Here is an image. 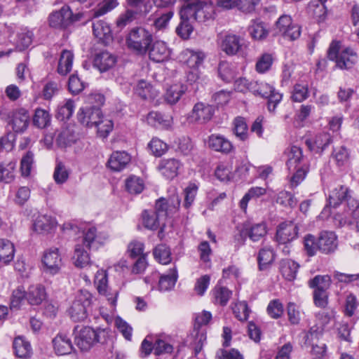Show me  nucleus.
<instances>
[{
    "instance_id": "1",
    "label": "nucleus",
    "mask_w": 359,
    "mask_h": 359,
    "mask_svg": "<svg viewBox=\"0 0 359 359\" xmlns=\"http://www.w3.org/2000/svg\"><path fill=\"white\" fill-rule=\"evenodd\" d=\"M107 239V236L102 233H97V229L94 226L85 230L81 241V244L77 243L75 245L73 259L76 266L83 268L89 264L90 257L83 246L89 250H97Z\"/></svg>"
},
{
    "instance_id": "2",
    "label": "nucleus",
    "mask_w": 359,
    "mask_h": 359,
    "mask_svg": "<svg viewBox=\"0 0 359 359\" xmlns=\"http://www.w3.org/2000/svg\"><path fill=\"white\" fill-rule=\"evenodd\" d=\"M78 121L84 126L96 127L100 137H106L112 130L114 123L110 118L102 115L99 107H87L79 109Z\"/></svg>"
},
{
    "instance_id": "3",
    "label": "nucleus",
    "mask_w": 359,
    "mask_h": 359,
    "mask_svg": "<svg viewBox=\"0 0 359 359\" xmlns=\"http://www.w3.org/2000/svg\"><path fill=\"white\" fill-rule=\"evenodd\" d=\"M180 14L183 18H191L199 22L212 20L215 16V7L207 0H184Z\"/></svg>"
},
{
    "instance_id": "4",
    "label": "nucleus",
    "mask_w": 359,
    "mask_h": 359,
    "mask_svg": "<svg viewBox=\"0 0 359 359\" xmlns=\"http://www.w3.org/2000/svg\"><path fill=\"white\" fill-rule=\"evenodd\" d=\"M152 34L142 27L132 28L126 37V44L130 51L139 56L145 55L153 42Z\"/></svg>"
},
{
    "instance_id": "5",
    "label": "nucleus",
    "mask_w": 359,
    "mask_h": 359,
    "mask_svg": "<svg viewBox=\"0 0 359 359\" xmlns=\"http://www.w3.org/2000/svg\"><path fill=\"white\" fill-rule=\"evenodd\" d=\"M341 42L332 41L327 50V57L330 60L335 61L336 65L341 69L351 68L357 62V54L351 48L341 50Z\"/></svg>"
},
{
    "instance_id": "6",
    "label": "nucleus",
    "mask_w": 359,
    "mask_h": 359,
    "mask_svg": "<svg viewBox=\"0 0 359 359\" xmlns=\"http://www.w3.org/2000/svg\"><path fill=\"white\" fill-rule=\"evenodd\" d=\"M0 119L6 123L14 133H23L28 127L29 115L28 111L22 108L14 110H0Z\"/></svg>"
},
{
    "instance_id": "7",
    "label": "nucleus",
    "mask_w": 359,
    "mask_h": 359,
    "mask_svg": "<svg viewBox=\"0 0 359 359\" xmlns=\"http://www.w3.org/2000/svg\"><path fill=\"white\" fill-rule=\"evenodd\" d=\"M93 300V297L90 292L86 290H80L69 309L70 318L74 322H81L86 319Z\"/></svg>"
},
{
    "instance_id": "8",
    "label": "nucleus",
    "mask_w": 359,
    "mask_h": 359,
    "mask_svg": "<svg viewBox=\"0 0 359 359\" xmlns=\"http://www.w3.org/2000/svg\"><path fill=\"white\" fill-rule=\"evenodd\" d=\"M250 86V92L253 94L268 99V109L270 111H274L282 100V94L273 86L264 81H252Z\"/></svg>"
},
{
    "instance_id": "9",
    "label": "nucleus",
    "mask_w": 359,
    "mask_h": 359,
    "mask_svg": "<svg viewBox=\"0 0 359 359\" xmlns=\"http://www.w3.org/2000/svg\"><path fill=\"white\" fill-rule=\"evenodd\" d=\"M327 201V205L332 208H337L344 202L349 210L359 208V202L351 196V191L343 185H338L330 191Z\"/></svg>"
},
{
    "instance_id": "10",
    "label": "nucleus",
    "mask_w": 359,
    "mask_h": 359,
    "mask_svg": "<svg viewBox=\"0 0 359 359\" xmlns=\"http://www.w3.org/2000/svg\"><path fill=\"white\" fill-rule=\"evenodd\" d=\"M83 13L74 14L69 6H64L60 10L49 16V25L54 28H66L83 18Z\"/></svg>"
},
{
    "instance_id": "11",
    "label": "nucleus",
    "mask_w": 359,
    "mask_h": 359,
    "mask_svg": "<svg viewBox=\"0 0 359 359\" xmlns=\"http://www.w3.org/2000/svg\"><path fill=\"white\" fill-rule=\"evenodd\" d=\"M103 330H94L90 327H84L75 335V344L81 351H88L97 343L100 342Z\"/></svg>"
},
{
    "instance_id": "12",
    "label": "nucleus",
    "mask_w": 359,
    "mask_h": 359,
    "mask_svg": "<svg viewBox=\"0 0 359 359\" xmlns=\"http://www.w3.org/2000/svg\"><path fill=\"white\" fill-rule=\"evenodd\" d=\"M94 284L100 294L106 297L107 301L111 306H116L118 292L111 290L108 287V276L107 271L98 270L95 276Z\"/></svg>"
},
{
    "instance_id": "13",
    "label": "nucleus",
    "mask_w": 359,
    "mask_h": 359,
    "mask_svg": "<svg viewBox=\"0 0 359 359\" xmlns=\"http://www.w3.org/2000/svg\"><path fill=\"white\" fill-rule=\"evenodd\" d=\"M214 113L215 109L212 105L198 102L188 114L187 120L191 123L203 124L212 118Z\"/></svg>"
},
{
    "instance_id": "14",
    "label": "nucleus",
    "mask_w": 359,
    "mask_h": 359,
    "mask_svg": "<svg viewBox=\"0 0 359 359\" xmlns=\"http://www.w3.org/2000/svg\"><path fill=\"white\" fill-rule=\"evenodd\" d=\"M276 28L278 32L285 38L294 41L301 34L300 27L292 22L290 15H283L276 22Z\"/></svg>"
},
{
    "instance_id": "15",
    "label": "nucleus",
    "mask_w": 359,
    "mask_h": 359,
    "mask_svg": "<svg viewBox=\"0 0 359 359\" xmlns=\"http://www.w3.org/2000/svg\"><path fill=\"white\" fill-rule=\"evenodd\" d=\"M299 227L292 222H283L279 224L276 231V239L279 244L286 245L298 236Z\"/></svg>"
},
{
    "instance_id": "16",
    "label": "nucleus",
    "mask_w": 359,
    "mask_h": 359,
    "mask_svg": "<svg viewBox=\"0 0 359 359\" xmlns=\"http://www.w3.org/2000/svg\"><path fill=\"white\" fill-rule=\"evenodd\" d=\"M267 233V226L265 222L252 224L246 222L243 224L241 236H248L252 241H259Z\"/></svg>"
},
{
    "instance_id": "17",
    "label": "nucleus",
    "mask_w": 359,
    "mask_h": 359,
    "mask_svg": "<svg viewBox=\"0 0 359 359\" xmlns=\"http://www.w3.org/2000/svg\"><path fill=\"white\" fill-rule=\"evenodd\" d=\"M244 46V39L236 34H226L221 40V49L229 55L237 54Z\"/></svg>"
},
{
    "instance_id": "18",
    "label": "nucleus",
    "mask_w": 359,
    "mask_h": 359,
    "mask_svg": "<svg viewBox=\"0 0 359 359\" xmlns=\"http://www.w3.org/2000/svg\"><path fill=\"white\" fill-rule=\"evenodd\" d=\"M149 57L155 62H161L170 56V50L163 41H156L151 43L147 52Z\"/></svg>"
},
{
    "instance_id": "19",
    "label": "nucleus",
    "mask_w": 359,
    "mask_h": 359,
    "mask_svg": "<svg viewBox=\"0 0 359 359\" xmlns=\"http://www.w3.org/2000/svg\"><path fill=\"white\" fill-rule=\"evenodd\" d=\"M184 55L187 57L186 60L187 65L190 68L194 69L193 72H190L188 75V79L194 81L198 77L197 72H194V71L203 63L205 54L201 51H194L193 50L187 49L184 51Z\"/></svg>"
},
{
    "instance_id": "20",
    "label": "nucleus",
    "mask_w": 359,
    "mask_h": 359,
    "mask_svg": "<svg viewBox=\"0 0 359 359\" xmlns=\"http://www.w3.org/2000/svg\"><path fill=\"white\" fill-rule=\"evenodd\" d=\"M54 352L58 355L70 354L74 351L70 338L66 334L59 333L52 340Z\"/></svg>"
},
{
    "instance_id": "21",
    "label": "nucleus",
    "mask_w": 359,
    "mask_h": 359,
    "mask_svg": "<svg viewBox=\"0 0 359 359\" xmlns=\"http://www.w3.org/2000/svg\"><path fill=\"white\" fill-rule=\"evenodd\" d=\"M207 144L210 149L224 154H229L233 148L229 140L222 135L215 134L208 137Z\"/></svg>"
},
{
    "instance_id": "22",
    "label": "nucleus",
    "mask_w": 359,
    "mask_h": 359,
    "mask_svg": "<svg viewBox=\"0 0 359 359\" xmlns=\"http://www.w3.org/2000/svg\"><path fill=\"white\" fill-rule=\"evenodd\" d=\"M116 62V57L108 51H102L95 55L93 65L100 72H105L111 69Z\"/></svg>"
},
{
    "instance_id": "23",
    "label": "nucleus",
    "mask_w": 359,
    "mask_h": 359,
    "mask_svg": "<svg viewBox=\"0 0 359 359\" xmlns=\"http://www.w3.org/2000/svg\"><path fill=\"white\" fill-rule=\"evenodd\" d=\"M319 250L325 254L333 252L337 248V236L332 231H323L318 238Z\"/></svg>"
},
{
    "instance_id": "24",
    "label": "nucleus",
    "mask_w": 359,
    "mask_h": 359,
    "mask_svg": "<svg viewBox=\"0 0 359 359\" xmlns=\"http://www.w3.org/2000/svg\"><path fill=\"white\" fill-rule=\"evenodd\" d=\"M142 223L145 228L149 230H157L161 229V232L165 227L164 219L160 218V216L153 210H145L142 213Z\"/></svg>"
},
{
    "instance_id": "25",
    "label": "nucleus",
    "mask_w": 359,
    "mask_h": 359,
    "mask_svg": "<svg viewBox=\"0 0 359 359\" xmlns=\"http://www.w3.org/2000/svg\"><path fill=\"white\" fill-rule=\"evenodd\" d=\"M285 154L287 156L286 164L289 170H294L297 166L306 164L302 150L299 147L291 146L285 150Z\"/></svg>"
},
{
    "instance_id": "26",
    "label": "nucleus",
    "mask_w": 359,
    "mask_h": 359,
    "mask_svg": "<svg viewBox=\"0 0 359 359\" xmlns=\"http://www.w3.org/2000/svg\"><path fill=\"white\" fill-rule=\"evenodd\" d=\"M42 261L47 270L50 273H56L61 264V257L58 253V249H50L46 251Z\"/></svg>"
},
{
    "instance_id": "27",
    "label": "nucleus",
    "mask_w": 359,
    "mask_h": 359,
    "mask_svg": "<svg viewBox=\"0 0 359 359\" xmlns=\"http://www.w3.org/2000/svg\"><path fill=\"white\" fill-rule=\"evenodd\" d=\"M181 163L176 158L162 159L158 165L163 175L168 179H173L178 174Z\"/></svg>"
},
{
    "instance_id": "28",
    "label": "nucleus",
    "mask_w": 359,
    "mask_h": 359,
    "mask_svg": "<svg viewBox=\"0 0 359 359\" xmlns=\"http://www.w3.org/2000/svg\"><path fill=\"white\" fill-rule=\"evenodd\" d=\"M56 226V222L51 216L39 215L34 221L33 229L39 233H49Z\"/></svg>"
},
{
    "instance_id": "29",
    "label": "nucleus",
    "mask_w": 359,
    "mask_h": 359,
    "mask_svg": "<svg viewBox=\"0 0 359 359\" xmlns=\"http://www.w3.org/2000/svg\"><path fill=\"white\" fill-rule=\"evenodd\" d=\"M92 28L94 36L103 43H107L111 40V29L107 22L101 20H96L93 22Z\"/></svg>"
},
{
    "instance_id": "30",
    "label": "nucleus",
    "mask_w": 359,
    "mask_h": 359,
    "mask_svg": "<svg viewBox=\"0 0 359 359\" xmlns=\"http://www.w3.org/2000/svg\"><path fill=\"white\" fill-rule=\"evenodd\" d=\"M175 198V203H173L172 205L170 204L164 198L158 199L155 204V208L153 210L160 216V218L165 220L169 211H172V209L177 210L180 208V200L178 196H174L172 199L174 200Z\"/></svg>"
},
{
    "instance_id": "31",
    "label": "nucleus",
    "mask_w": 359,
    "mask_h": 359,
    "mask_svg": "<svg viewBox=\"0 0 359 359\" xmlns=\"http://www.w3.org/2000/svg\"><path fill=\"white\" fill-rule=\"evenodd\" d=\"M130 161V156L125 151H115L114 152L109 161L108 166L114 171H121L126 168V166Z\"/></svg>"
},
{
    "instance_id": "32",
    "label": "nucleus",
    "mask_w": 359,
    "mask_h": 359,
    "mask_svg": "<svg viewBox=\"0 0 359 359\" xmlns=\"http://www.w3.org/2000/svg\"><path fill=\"white\" fill-rule=\"evenodd\" d=\"M331 137L327 133L318 134L313 140H307L306 144L310 150L321 153L330 144Z\"/></svg>"
},
{
    "instance_id": "33",
    "label": "nucleus",
    "mask_w": 359,
    "mask_h": 359,
    "mask_svg": "<svg viewBox=\"0 0 359 359\" xmlns=\"http://www.w3.org/2000/svg\"><path fill=\"white\" fill-rule=\"evenodd\" d=\"M158 290L166 292L172 290L177 280V271L175 267L170 269L167 274L159 276Z\"/></svg>"
},
{
    "instance_id": "34",
    "label": "nucleus",
    "mask_w": 359,
    "mask_h": 359,
    "mask_svg": "<svg viewBox=\"0 0 359 359\" xmlns=\"http://www.w3.org/2000/svg\"><path fill=\"white\" fill-rule=\"evenodd\" d=\"M15 355L20 358H28L32 354L30 343L22 337H15L13 343Z\"/></svg>"
},
{
    "instance_id": "35",
    "label": "nucleus",
    "mask_w": 359,
    "mask_h": 359,
    "mask_svg": "<svg viewBox=\"0 0 359 359\" xmlns=\"http://www.w3.org/2000/svg\"><path fill=\"white\" fill-rule=\"evenodd\" d=\"M299 267V265L292 259H285L280 262V271L283 276L289 281L296 278Z\"/></svg>"
},
{
    "instance_id": "36",
    "label": "nucleus",
    "mask_w": 359,
    "mask_h": 359,
    "mask_svg": "<svg viewBox=\"0 0 359 359\" xmlns=\"http://www.w3.org/2000/svg\"><path fill=\"white\" fill-rule=\"evenodd\" d=\"M46 297L45 289L41 285H32L27 293L26 298L31 305L40 304Z\"/></svg>"
},
{
    "instance_id": "37",
    "label": "nucleus",
    "mask_w": 359,
    "mask_h": 359,
    "mask_svg": "<svg viewBox=\"0 0 359 359\" xmlns=\"http://www.w3.org/2000/svg\"><path fill=\"white\" fill-rule=\"evenodd\" d=\"M74 54L72 51L64 50L60 55L58 62L57 72L61 75H67L72 68Z\"/></svg>"
},
{
    "instance_id": "38",
    "label": "nucleus",
    "mask_w": 359,
    "mask_h": 359,
    "mask_svg": "<svg viewBox=\"0 0 359 359\" xmlns=\"http://www.w3.org/2000/svg\"><path fill=\"white\" fill-rule=\"evenodd\" d=\"M332 284L331 277L328 275H317L308 282V285L315 291L327 292Z\"/></svg>"
},
{
    "instance_id": "39",
    "label": "nucleus",
    "mask_w": 359,
    "mask_h": 359,
    "mask_svg": "<svg viewBox=\"0 0 359 359\" xmlns=\"http://www.w3.org/2000/svg\"><path fill=\"white\" fill-rule=\"evenodd\" d=\"M332 156L339 168L346 167L349 164L350 152L344 146L334 148Z\"/></svg>"
},
{
    "instance_id": "40",
    "label": "nucleus",
    "mask_w": 359,
    "mask_h": 359,
    "mask_svg": "<svg viewBox=\"0 0 359 359\" xmlns=\"http://www.w3.org/2000/svg\"><path fill=\"white\" fill-rule=\"evenodd\" d=\"M214 303L222 306H226L229 302L232 292L227 287L217 285L212 290Z\"/></svg>"
},
{
    "instance_id": "41",
    "label": "nucleus",
    "mask_w": 359,
    "mask_h": 359,
    "mask_svg": "<svg viewBox=\"0 0 359 359\" xmlns=\"http://www.w3.org/2000/svg\"><path fill=\"white\" fill-rule=\"evenodd\" d=\"M218 74L224 82L230 83L235 79L236 71L233 65L222 61L219 64Z\"/></svg>"
},
{
    "instance_id": "42",
    "label": "nucleus",
    "mask_w": 359,
    "mask_h": 359,
    "mask_svg": "<svg viewBox=\"0 0 359 359\" xmlns=\"http://www.w3.org/2000/svg\"><path fill=\"white\" fill-rule=\"evenodd\" d=\"M14 255L13 244L7 239H0V261L5 264L9 263L13 260Z\"/></svg>"
},
{
    "instance_id": "43",
    "label": "nucleus",
    "mask_w": 359,
    "mask_h": 359,
    "mask_svg": "<svg viewBox=\"0 0 359 359\" xmlns=\"http://www.w3.org/2000/svg\"><path fill=\"white\" fill-rule=\"evenodd\" d=\"M274 260V253L271 248H263L258 253L257 261L259 269L264 271L266 269Z\"/></svg>"
},
{
    "instance_id": "44",
    "label": "nucleus",
    "mask_w": 359,
    "mask_h": 359,
    "mask_svg": "<svg viewBox=\"0 0 359 359\" xmlns=\"http://www.w3.org/2000/svg\"><path fill=\"white\" fill-rule=\"evenodd\" d=\"M135 93L143 100L152 99L156 96V92L152 86L144 80L138 82L135 88Z\"/></svg>"
},
{
    "instance_id": "45",
    "label": "nucleus",
    "mask_w": 359,
    "mask_h": 359,
    "mask_svg": "<svg viewBox=\"0 0 359 359\" xmlns=\"http://www.w3.org/2000/svg\"><path fill=\"white\" fill-rule=\"evenodd\" d=\"M50 121L51 116L48 111L41 108L36 109L33 116L34 126L38 128L43 129L50 126Z\"/></svg>"
},
{
    "instance_id": "46",
    "label": "nucleus",
    "mask_w": 359,
    "mask_h": 359,
    "mask_svg": "<svg viewBox=\"0 0 359 359\" xmlns=\"http://www.w3.org/2000/svg\"><path fill=\"white\" fill-rule=\"evenodd\" d=\"M266 194V189L260 187H255L250 188L248 191L244 195L240 201V208L245 211L248 207V203L251 199L257 198Z\"/></svg>"
},
{
    "instance_id": "47",
    "label": "nucleus",
    "mask_w": 359,
    "mask_h": 359,
    "mask_svg": "<svg viewBox=\"0 0 359 359\" xmlns=\"http://www.w3.org/2000/svg\"><path fill=\"white\" fill-rule=\"evenodd\" d=\"M248 31L252 37L257 40H262L269 34L266 25L259 20L253 22L249 27Z\"/></svg>"
},
{
    "instance_id": "48",
    "label": "nucleus",
    "mask_w": 359,
    "mask_h": 359,
    "mask_svg": "<svg viewBox=\"0 0 359 359\" xmlns=\"http://www.w3.org/2000/svg\"><path fill=\"white\" fill-rule=\"evenodd\" d=\"M185 88L182 85H173L167 89L165 95V100L171 104H175L179 101L182 95L184 93Z\"/></svg>"
},
{
    "instance_id": "49",
    "label": "nucleus",
    "mask_w": 359,
    "mask_h": 359,
    "mask_svg": "<svg viewBox=\"0 0 359 359\" xmlns=\"http://www.w3.org/2000/svg\"><path fill=\"white\" fill-rule=\"evenodd\" d=\"M155 259L163 264L171 262V252L169 247L164 244L158 245L154 250Z\"/></svg>"
},
{
    "instance_id": "50",
    "label": "nucleus",
    "mask_w": 359,
    "mask_h": 359,
    "mask_svg": "<svg viewBox=\"0 0 359 359\" xmlns=\"http://www.w3.org/2000/svg\"><path fill=\"white\" fill-rule=\"evenodd\" d=\"M126 190L133 194H138L144 189L142 180L136 176H130L126 180Z\"/></svg>"
},
{
    "instance_id": "51",
    "label": "nucleus",
    "mask_w": 359,
    "mask_h": 359,
    "mask_svg": "<svg viewBox=\"0 0 359 359\" xmlns=\"http://www.w3.org/2000/svg\"><path fill=\"white\" fill-rule=\"evenodd\" d=\"M15 162L11 161L6 165L0 164V182L9 183L14 179Z\"/></svg>"
},
{
    "instance_id": "52",
    "label": "nucleus",
    "mask_w": 359,
    "mask_h": 359,
    "mask_svg": "<svg viewBox=\"0 0 359 359\" xmlns=\"http://www.w3.org/2000/svg\"><path fill=\"white\" fill-rule=\"evenodd\" d=\"M232 310L235 317L241 321L247 320L250 312L246 302H238L234 304Z\"/></svg>"
},
{
    "instance_id": "53",
    "label": "nucleus",
    "mask_w": 359,
    "mask_h": 359,
    "mask_svg": "<svg viewBox=\"0 0 359 359\" xmlns=\"http://www.w3.org/2000/svg\"><path fill=\"white\" fill-rule=\"evenodd\" d=\"M118 5L117 0H104L94 9L93 16H102L112 11Z\"/></svg>"
},
{
    "instance_id": "54",
    "label": "nucleus",
    "mask_w": 359,
    "mask_h": 359,
    "mask_svg": "<svg viewBox=\"0 0 359 359\" xmlns=\"http://www.w3.org/2000/svg\"><path fill=\"white\" fill-rule=\"evenodd\" d=\"M309 97V88L306 84L297 83L294 86L291 96L294 102H301Z\"/></svg>"
},
{
    "instance_id": "55",
    "label": "nucleus",
    "mask_w": 359,
    "mask_h": 359,
    "mask_svg": "<svg viewBox=\"0 0 359 359\" xmlns=\"http://www.w3.org/2000/svg\"><path fill=\"white\" fill-rule=\"evenodd\" d=\"M74 107L75 105L73 100H67L63 105L58 107L57 118L61 121L69 119L73 114Z\"/></svg>"
},
{
    "instance_id": "56",
    "label": "nucleus",
    "mask_w": 359,
    "mask_h": 359,
    "mask_svg": "<svg viewBox=\"0 0 359 359\" xmlns=\"http://www.w3.org/2000/svg\"><path fill=\"white\" fill-rule=\"evenodd\" d=\"M304 248L307 255L309 257L314 256L317 251L319 250L318 241L316 242L315 237L309 233L304 238Z\"/></svg>"
},
{
    "instance_id": "57",
    "label": "nucleus",
    "mask_w": 359,
    "mask_h": 359,
    "mask_svg": "<svg viewBox=\"0 0 359 359\" xmlns=\"http://www.w3.org/2000/svg\"><path fill=\"white\" fill-rule=\"evenodd\" d=\"M34 165V154L28 151L22 156L20 162V170L22 175L27 177L30 175L32 168Z\"/></svg>"
},
{
    "instance_id": "58",
    "label": "nucleus",
    "mask_w": 359,
    "mask_h": 359,
    "mask_svg": "<svg viewBox=\"0 0 359 359\" xmlns=\"http://www.w3.org/2000/svg\"><path fill=\"white\" fill-rule=\"evenodd\" d=\"M32 32L26 29H22V32L18 34L17 48L20 50L28 48L32 42Z\"/></svg>"
},
{
    "instance_id": "59",
    "label": "nucleus",
    "mask_w": 359,
    "mask_h": 359,
    "mask_svg": "<svg viewBox=\"0 0 359 359\" xmlns=\"http://www.w3.org/2000/svg\"><path fill=\"white\" fill-rule=\"evenodd\" d=\"M181 22L176 28V33L181 38L188 39L193 32V26L190 24L189 20L191 18H183L180 15Z\"/></svg>"
},
{
    "instance_id": "60",
    "label": "nucleus",
    "mask_w": 359,
    "mask_h": 359,
    "mask_svg": "<svg viewBox=\"0 0 359 359\" xmlns=\"http://www.w3.org/2000/svg\"><path fill=\"white\" fill-rule=\"evenodd\" d=\"M234 133L241 140H245L248 138V126L243 118L237 117L234 120Z\"/></svg>"
},
{
    "instance_id": "61",
    "label": "nucleus",
    "mask_w": 359,
    "mask_h": 359,
    "mask_svg": "<svg viewBox=\"0 0 359 359\" xmlns=\"http://www.w3.org/2000/svg\"><path fill=\"white\" fill-rule=\"evenodd\" d=\"M198 191V187L195 184H189L184 190V201L183 206L189 209L195 200Z\"/></svg>"
},
{
    "instance_id": "62",
    "label": "nucleus",
    "mask_w": 359,
    "mask_h": 359,
    "mask_svg": "<svg viewBox=\"0 0 359 359\" xmlns=\"http://www.w3.org/2000/svg\"><path fill=\"white\" fill-rule=\"evenodd\" d=\"M267 313L274 319L280 318L283 313V306L279 299L271 300L266 308Z\"/></svg>"
},
{
    "instance_id": "63",
    "label": "nucleus",
    "mask_w": 359,
    "mask_h": 359,
    "mask_svg": "<svg viewBox=\"0 0 359 359\" xmlns=\"http://www.w3.org/2000/svg\"><path fill=\"white\" fill-rule=\"evenodd\" d=\"M272 63V55L269 53H264L257 60L256 70L259 73H265L270 69Z\"/></svg>"
},
{
    "instance_id": "64",
    "label": "nucleus",
    "mask_w": 359,
    "mask_h": 359,
    "mask_svg": "<svg viewBox=\"0 0 359 359\" xmlns=\"http://www.w3.org/2000/svg\"><path fill=\"white\" fill-rule=\"evenodd\" d=\"M149 147L156 156H161L168 149L167 144L158 138L152 139Z\"/></svg>"
}]
</instances>
